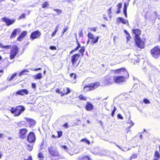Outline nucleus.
<instances>
[{
  "label": "nucleus",
  "mask_w": 160,
  "mask_h": 160,
  "mask_svg": "<svg viewBox=\"0 0 160 160\" xmlns=\"http://www.w3.org/2000/svg\"><path fill=\"white\" fill-rule=\"evenodd\" d=\"M11 47V45L4 46L2 43L0 44V47L2 48H5L6 49H9Z\"/></svg>",
  "instance_id": "obj_30"
},
{
  "label": "nucleus",
  "mask_w": 160,
  "mask_h": 160,
  "mask_svg": "<svg viewBox=\"0 0 160 160\" xmlns=\"http://www.w3.org/2000/svg\"><path fill=\"white\" fill-rule=\"evenodd\" d=\"M63 126L65 127L66 128H68V125L67 123L66 122L65 123Z\"/></svg>",
  "instance_id": "obj_52"
},
{
  "label": "nucleus",
  "mask_w": 160,
  "mask_h": 160,
  "mask_svg": "<svg viewBox=\"0 0 160 160\" xmlns=\"http://www.w3.org/2000/svg\"><path fill=\"white\" fill-rule=\"evenodd\" d=\"M26 121L30 123L31 125L35 124L34 121L32 119L30 118H26Z\"/></svg>",
  "instance_id": "obj_27"
},
{
  "label": "nucleus",
  "mask_w": 160,
  "mask_h": 160,
  "mask_svg": "<svg viewBox=\"0 0 160 160\" xmlns=\"http://www.w3.org/2000/svg\"><path fill=\"white\" fill-rule=\"evenodd\" d=\"M26 147L27 149L29 151H31L32 150L33 146L30 144H27L26 145Z\"/></svg>",
  "instance_id": "obj_31"
},
{
  "label": "nucleus",
  "mask_w": 160,
  "mask_h": 160,
  "mask_svg": "<svg viewBox=\"0 0 160 160\" xmlns=\"http://www.w3.org/2000/svg\"><path fill=\"white\" fill-rule=\"evenodd\" d=\"M49 153L52 157H58L60 156L58 151L53 148L52 147H50L48 148Z\"/></svg>",
  "instance_id": "obj_12"
},
{
  "label": "nucleus",
  "mask_w": 160,
  "mask_h": 160,
  "mask_svg": "<svg viewBox=\"0 0 160 160\" xmlns=\"http://www.w3.org/2000/svg\"><path fill=\"white\" fill-rule=\"evenodd\" d=\"M38 158H41L42 159H43L44 158L43 154L42 152H39L38 155Z\"/></svg>",
  "instance_id": "obj_35"
},
{
  "label": "nucleus",
  "mask_w": 160,
  "mask_h": 160,
  "mask_svg": "<svg viewBox=\"0 0 160 160\" xmlns=\"http://www.w3.org/2000/svg\"><path fill=\"white\" fill-rule=\"evenodd\" d=\"M128 1V3H127V4H128L129 2L131 0H127Z\"/></svg>",
  "instance_id": "obj_64"
},
{
  "label": "nucleus",
  "mask_w": 160,
  "mask_h": 160,
  "mask_svg": "<svg viewBox=\"0 0 160 160\" xmlns=\"http://www.w3.org/2000/svg\"><path fill=\"white\" fill-rule=\"evenodd\" d=\"M150 52L153 58H157L160 55V48L159 46H157L152 49Z\"/></svg>",
  "instance_id": "obj_6"
},
{
  "label": "nucleus",
  "mask_w": 160,
  "mask_h": 160,
  "mask_svg": "<svg viewBox=\"0 0 160 160\" xmlns=\"http://www.w3.org/2000/svg\"><path fill=\"white\" fill-rule=\"evenodd\" d=\"M124 32L127 35L126 37V38L127 41H128L129 40L130 38H131L130 35L126 30H124Z\"/></svg>",
  "instance_id": "obj_32"
},
{
  "label": "nucleus",
  "mask_w": 160,
  "mask_h": 160,
  "mask_svg": "<svg viewBox=\"0 0 160 160\" xmlns=\"http://www.w3.org/2000/svg\"><path fill=\"white\" fill-rule=\"evenodd\" d=\"M61 148L63 149H64L67 152H68V149L67 147L65 145H62L61 146Z\"/></svg>",
  "instance_id": "obj_41"
},
{
  "label": "nucleus",
  "mask_w": 160,
  "mask_h": 160,
  "mask_svg": "<svg viewBox=\"0 0 160 160\" xmlns=\"http://www.w3.org/2000/svg\"><path fill=\"white\" fill-rule=\"evenodd\" d=\"M83 32L82 29L79 32V37H82L83 36Z\"/></svg>",
  "instance_id": "obj_45"
},
{
  "label": "nucleus",
  "mask_w": 160,
  "mask_h": 160,
  "mask_svg": "<svg viewBox=\"0 0 160 160\" xmlns=\"http://www.w3.org/2000/svg\"><path fill=\"white\" fill-rule=\"evenodd\" d=\"M41 35V32L38 30L32 32L30 35V38L32 40L38 38Z\"/></svg>",
  "instance_id": "obj_11"
},
{
  "label": "nucleus",
  "mask_w": 160,
  "mask_h": 160,
  "mask_svg": "<svg viewBox=\"0 0 160 160\" xmlns=\"http://www.w3.org/2000/svg\"><path fill=\"white\" fill-rule=\"evenodd\" d=\"M135 44L137 46L141 49L144 48L145 47V39L140 38H134Z\"/></svg>",
  "instance_id": "obj_7"
},
{
  "label": "nucleus",
  "mask_w": 160,
  "mask_h": 160,
  "mask_svg": "<svg viewBox=\"0 0 160 160\" xmlns=\"http://www.w3.org/2000/svg\"><path fill=\"white\" fill-rule=\"evenodd\" d=\"M82 160H90V158L88 156H83L82 158Z\"/></svg>",
  "instance_id": "obj_39"
},
{
  "label": "nucleus",
  "mask_w": 160,
  "mask_h": 160,
  "mask_svg": "<svg viewBox=\"0 0 160 160\" xmlns=\"http://www.w3.org/2000/svg\"><path fill=\"white\" fill-rule=\"evenodd\" d=\"M112 7H111L108 9V11L109 12V13L110 14L111 13Z\"/></svg>",
  "instance_id": "obj_59"
},
{
  "label": "nucleus",
  "mask_w": 160,
  "mask_h": 160,
  "mask_svg": "<svg viewBox=\"0 0 160 160\" xmlns=\"http://www.w3.org/2000/svg\"><path fill=\"white\" fill-rule=\"evenodd\" d=\"M41 68H37V69H34V70H35V71H37L38 70H41Z\"/></svg>",
  "instance_id": "obj_61"
},
{
  "label": "nucleus",
  "mask_w": 160,
  "mask_h": 160,
  "mask_svg": "<svg viewBox=\"0 0 160 160\" xmlns=\"http://www.w3.org/2000/svg\"><path fill=\"white\" fill-rule=\"evenodd\" d=\"M117 117L119 119H123V117L119 113L118 114V115H117Z\"/></svg>",
  "instance_id": "obj_48"
},
{
  "label": "nucleus",
  "mask_w": 160,
  "mask_h": 160,
  "mask_svg": "<svg viewBox=\"0 0 160 160\" xmlns=\"http://www.w3.org/2000/svg\"><path fill=\"white\" fill-rule=\"evenodd\" d=\"M17 75V73H15L12 74L10 77L7 78V80L9 81H10L13 79V78L16 76Z\"/></svg>",
  "instance_id": "obj_28"
},
{
  "label": "nucleus",
  "mask_w": 160,
  "mask_h": 160,
  "mask_svg": "<svg viewBox=\"0 0 160 160\" xmlns=\"http://www.w3.org/2000/svg\"><path fill=\"white\" fill-rule=\"evenodd\" d=\"M70 76L71 78H72L74 79H76V78L77 75L75 73H71L70 74Z\"/></svg>",
  "instance_id": "obj_36"
},
{
  "label": "nucleus",
  "mask_w": 160,
  "mask_h": 160,
  "mask_svg": "<svg viewBox=\"0 0 160 160\" xmlns=\"http://www.w3.org/2000/svg\"><path fill=\"white\" fill-rule=\"evenodd\" d=\"M160 159V153L158 150L155 151L153 160H159Z\"/></svg>",
  "instance_id": "obj_22"
},
{
  "label": "nucleus",
  "mask_w": 160,
  "mask_h": 160,
  "mask_svg": "<svg viewBox=\"0 0 160 160\" xmlns=\"http://www.w3.org/2000/svg\"><path fill=\"white\" fill-rule=\"evenodd\" d=\"M61 96L63 97L65 95H67L71 92L69 88L63 87L61 88L60 89Z\"/></svg>",
  "instance_id": "obj_14"
},
{
  "label": "nucleus",
  "mask_w": 160,
  "mask_h": 160,
  "mask_svg": "<svg viewBox=\"0 0 160 160\" xmlns=\"http://www.w3.org/2000/svg\"><path fill=\"white\" fill-rule=\"evenodd\" d=\"M25 107L21 105H18L15 107H12L10 110L11 113L13 114L15 117L19 116L25 110Z\"/></svg>",
  "instance_id": "obj_3"
},
{
  "label": "nucleus",
  "mask_w": 160,
  "mask_h": 160,
  "mask_svg": "<svg viewBox=\"0 0 160 160\" xmlns=\"http://www.w3.org/2000/svg\"><path fill=\"white\" fill-rule=\"evenodd\" d=\"M2 152L0 151V159L2 158Z\"/></svg>",
  "instance_id": "obj_58"
},
{
  "label": "nucleus",
  "mask_w": 160,
  "mask_h": 160,
  "mask_svg": "<svg viewBox=\"0 0 160 160\" xmlns=\"http://www.w3.org/2000/svg\"><path fill=\"white\" fill-rule=\"evenodd\" d=\"M103 17L104 19L107 21H108V18L105 15H104Z\"/></svg>",
  "instance_id": "obj_55"
},
{
  "label": "nucleus",
  "mask_w": 160,
  "mask_h": 160,
  "mask_svg": "<svg viewBox=\"0 0 160 160\" xmlns=\"http://www.w3.org/2000/svg\"><path fill=\"white\" fill-rule=\"evenodd\" d=\"M3 70H0V73H3ZM1 76V74L0 75V77Z\"/></svg>",
  "instance_id": "obj_62"
},
{
  "label": "nucleus",
  "mask_w": 160,
  "mask_h": 160,
  "mask_svg": "<svg viewBox=\"0 0 160 160\" xmlns=\"http://www.w3.org/2000/svg\"><path fill=\"white\" fill-rule=\"evenodd\" d=\"M1 20L2 21L4 22L8 26L12 25L16 22V19H10L6 17L2 18Z\"/></svg>",
  "instance_id": "obj_10"
},
{
  "label": "nucleus",
  "mask_w": 160,
  "mask_h": 160,
  "mask_svg": "<svg viewBox=\"0 0 160 160\" xmlns=\"http://www.w3.org/2000/svg\"><path fill=\"white\" fill-rule=\"evenodd\" d=\"M128 4L127 3L125 2L124 4V7L123 8V12L124 14V16L126 18H127L128 15L127 12V6Z\"/></svg>",
  "instance_id": "obj_23"
},
{
  "label": "nucleus",
  "mask_w": 160,
  "mask_h": 160,
  "mask_svg": "<svg viewBox=\"0 0 160 160\" xmlns=\"http://www.w3.org/2000/svg\"><path fill=\"white\" fill-rule=\"evenodd\" d=\"M100 86V83L98 82L85 85L83 87V91L85 92H88L92 91L98 88Z\"/></svg>",
  "instance_id": "obj_4"
},
{
  "label": "nucleus",
  "mask_w": 160,
  "mask_h": 160,
  "mask_svg": "<svg viewBox=\"0 0 160 160\" xmlns=\"http://www.w3.org/2000/svg\"><path fill=\"white\" fill-rule=\"evenodd\" d=\"M89 29L92 32H95L97 30V27H93L89 28Z\"/></svg>",
  "instance_id": "obj_42"
},
{
  "label": "nucleus",
  "mask_w": 160,
  "mask_h": 160,
  "mask_svg": "<svg viewBox=\"0 0 160 160\" xmlns=\"http://www.w3.org/2000/svg\"><path fill=\"white\" fill-rule=\"evenodd\" d=\"M32 87L33 88H36V84L35 83H32Z\"/></svg>",
  "instance_id": "obj_53"
},
{
  "label": "nucleus",
  "mask_w": 160,
  "mask_h": 160,
  "mask_svg": "<svg viewBox=\"0 0 160 160\" xmlns=\"http://www.w3.org/2000/svg\"><path fill=\"white\" fill-rule=\"evenodd\" d=\"M81 141H84L88 145H89L90 144V142L86 138L82 139L81 140Z\"/></svg>",
  "instance_id": "obj_38"
},
{
  "label": "nucleus",
  "mask_w": 160,
  "mask_h": 160,
  "mask_svg": "<svg viewBox=\"0 0 160 160\" xmlns=\"http://www.w3.org/2000/svg\"><path fill=\"white\" fill-rule=\"evenodd\" d=\"M121 12L120 9H118V10L117 11L116 13L117 14H118L119 13H120Z\"/></svg>",
  "instance_id": "obj_60"
},
{
  "label": "nucleus",
  "mask_w": 160,
  "mask_h": 160,
  "mask_svg": "<svg viewBox=\"0 0 160 160\" xmlns=\"http://www.w3.org/2000/svg\"><path fill=\"white\" fill-rule=\"evenodd\" d=\"M54 10L57 12L58 14H60L62 12V11L59 9H54Z\"/></svg>",
  "instance_id": "obj_46"
},
{
  "label": "nucleus",
  "mask_w": 160,
  "mask_h": 160,
  "mask_svg": "<svg viewBox=\"0 0 160 160\" xmlns=\"http://www.w3.org/2000/svg\"><path fill=\"white\" fill-rule=\"evenodd\" d=\"M19 48L16 45L12 46L11 48L9 55V58L11 60H12L14 58L16 55L18 53Z\"/></svg>",
  "instance_id": "obj_5"
},
{
  "label": "nucleus",
  "mask_w": 160,
  "mask_h": 160,
  "mask_svg": "<svg viewBox=\"0 0 160 160\" xmlns=\"http://www.w3.org/2000/svg\"><path fill=\"white\" fill-rule=\"evenodd\" d=\"M3 136V134L0 133V138H2Z\"/></svg>",
  "instance_id": "obj_63"
},
{
  "label": "nucleus",
  "mask_w": 160,
  "mask_h": 160,
  "mask_svg": "<svg viewBox=\"0 0 160 160\" xmlns=\"http://www.w3.org/2000/svg\"><path fill=\"white\" fill-rule=\"evenodd\" d=\"M27 34V32L26 31H22L17 38V40L20 42L21 41Z\"/></svg>",
  "instance_id": "obj_20"
},
{
  "label": "nucleus",
  "mask_w": 160,
  "mask_h": 160,
  "mask_svg": "<svg viewBox=\"0 0 160 160\" xmlns=\"http://www.w3.org/2000/svg\"><path fill=\"white\" fill-rule=\"evenodd\" d=\"M143 102L146 104H149L150 103V101L148 99L146 98H144L143 100Z\"/></svg>",
  "instance_id": "obj_43"
},
{
  "label": "nucleus",
  "mask_w": 160,
  "mask_h": 160,
  "mask_svg": "<svg viewBox=\"0 0 160 160\" xmlns=\"http://www.w3.org/2000/svg\"><path fill=\"white\" fill-rule=\"evenodd\" d=\"M137 153H134L132 154L129 158V160H132L133 159L136 158L137 157Z\"/></svg>",
  "instance_id": "obj_33"
},
{
  "label": "nucleus",
  "mask_w": 160,
  "mask_h": 160,
  "mask_svg": "<svg viewBox=\"0 0 160 160\" xmlns=\"http://www.w3.org/2000/svg\"><path fill=\"white\" fill-rule=\"evenodd\" d=\"M29 92L28 90L25 89L20 90L17 92L16 93V95H19L21 96H24L28 94Z\"/></svg>",
  "instance_id": "obj_17"
},
{
  "label": "nucleus",
  "mask_w": 160,
  "mask_h": 160,
  "mask_svg": "<svg viewBox=\"0 0 160 160\" xmlns=\"http://www.w3.org/2000/svg\"><path fill=\"white\" fill-rule=\"evenodd\" d=\"M117 6L118 9H120L122 6V3L121 2L118 3L117 5Z\"/></svg>",
  "instance_id": "obj_44"
},
{
  "label": "nucleus",
  "mask_w": 160,
  "mask_h": 160,
  "mask_svg": "<svg viewBox=\"0 0 160 160\" xmlns=\"http://www.w3.org/2000/svg\"><path fill=\"white\" fill-rule=\"evenodd\" d=\"M130 124H131V125L129 127V128H130L132 126H133L134 125V123L132 121H130V122H129Z\"/></svg>",
  "instance_id": "obj_54"
},
{
  "label": "nucleus",
  "mask_w": 160,
  "mask_h": 160,
  "mask_svg": "<svg viewBox=\"0 0 160 160\" xmlns=\"http://www.w3.org/2000/svg\"><path fill=\"white\" fill-rule=\"evenodd\" d=\"M22 72L24 73L25 72H28L29 71L27 69H24L22 71Z\"/></svg>",
  "instance_id": "obj_56"
},
{
  "label": "nucleus",
  "mask_w": 160,
  "mask_h": 160,
  "mask_svg": "<svg viewBox=\"0 0 160 160\" xmlns=\"http://www.w3.org/2000/svg\"><path fill=\"white\" fill-rule=\"evenodd\" d=\"M42 78V74L41 73L37 74L34 76V78L36 79H40Z\"/></svg>",
  "instance_id": "obj_29"
},
{
  "label": "nucleus",
  "mask_w": 160,
  "mask_h": 160,
  "mask_svg": "<svg viewBox=\"0 0 160 160\" xmlns=\"http://www.w3.org/2000/svg\"><path fill=\"white\" fill-rule=\"evenodd\" d=\"M28 130L26 128H22L19 129L18 132V136L19 138L22 139L26 138L28 135Z\"/></svg>",
  "instance_id": "obj_8"
},
{
  "label": "nucleus",
  "mask_w": 160,
  "mask_h": 160,
  "mask_svg": "<svg viewBox=\"0 0 160 160\" xmlns=\"http://www.w3.org/2000/svg\"><path fill=\"white\" fill-rule=\"evenodd\" d=\"M60 89L59 88H57L55 90V92L57 93H60Z\"/></svg>",
  "instance_id": "obj_51"
},
{
  "label": "nucleus",
  "mask_w": 160,
  "mask_h": 160,
  "mask_svg": "<svg viewBox=\"0 0 160 160\" xmlns=\"http://www.w3.org/2000/svg\"><path fill=\"white\" fill-rule=\"evenodd\" d=\"M117 22L118 23L122 22V24H127L128 26H129V23L128 20L125 19L122 17H118L117 19Z\"/></svg>",
  "instance_id": "obj_19"
},
{
  "label": "nucleus",
  "mask_w": 160,
  "mask_h": 160,
  "mask_svg": "<svg viewBox=\"0 0 160 160\" xmlns=\"http://www.w3.org/2000/svg\"><path fill=\"white\" fill-rule=\"evenodd\" d=\"M50 49L52 50H54L56 49V48L55 46H51L50 47Z\"/></svg>",
  "instance_id": "obj_49"
},
{
  "label": "nucleus",
  "mask_w": 160,
  "mask_h": 160,
  "mask_svg": "<svg viewBox=\"0 0 160 160\" xmlns=\"http://www.w3.org/2000/svg\"><path fill=\"white\" fill-rule=\"evenodd\" d=\"M104 83L105 85H111L112 83V77L108 76H106L104 78Z\"/></svg>",
  "instance_id": "obj_16"
},
{
  "label": "nucleus",
  "mask_w": 160,
  "mask_h": 160,
  "mask_svg": "<svg viewBox=\"0 0 160 160\" xmlns=\"http://www.w3.org/2000/svg\"><path fill=\"white\" fill-rule=\"evenodd\" d=\"M132 32L135 35L134 38H140L141 33V30L139 29H132Z\"/></svg>",
  "instance_id": "obj_18"
},
{
  "label": "nucleus",
  "mask_w": 160,
  "mask_h": 160,
  "mask_svg": "<svg viewBox=\"0 0 160 160\" xmlns=\"http://www.w3.org/2000/svg\"><path fill=\"white\" fill-rule=\"evenodd\" d=\"M114 73L121 74L123 73L124 76H115L113 77V81L116 83L120 84L126 82L129 77V74L124 68H122L112 71Z\"/></svg>",
  "instance_id": "obj_2"
},
{
  "label": "nucleus",
  "mask_w": 160,
  "mask_h": 160,
  "mask_svg": "<svg viewBox=\"0 0 160 160\" xmlns=\"http://www.w3.org/2000/svg\"><path fill=\"white\" fill-rule=\"evenodd\" d=\"M88 39L91 40L92 43V44L96 43L97 42L99 38L98 36H97L95 38L94 35L90 32L88 33Z\"/></svg>",
  "instance_id": "obj_13"
},
{
  "label": "nucleus",
  "mask_w": 160,
  "mask_h": 160,
  "mask_svg": "<svg viewBox=\"0 0 160 160\" xmlns=\"http://www.w3.org/2000/svg\"><path fill=\"white\" fill-rule=\"evenodd\" d=\"M24 74V73H23V72H22V71L20 73H19V76H21V75H23Z\"/></svg>",
  "instance_id": "obj_57"
},
{
  "label": "nucleus",
  "mask_w": 160,
  "mask_h": 160,
  "mask_svg": "<svg viewBox=\"0 0 160 160\" xmlns=\"http://www.w3.org/2000/svg\"><path fill=\"white\" fill-rule=\"evenodd\" d=\"M68 27L67 26V27L64 28L63 30V31L62 32V33L63 34L66 31H67L68 29Z\"/></svg>",
  "instance_id": "obj_47"
},
{
  "label": "nucleus",
  "mask_w": 160,
  "mask_h": 160,
  "mask_svg": "<svg viewBox=\"0 0 160 160\" xmlns=\"http://www.w3.org/2000/svg\"><path fill=\"white\" fill-rule=\"evenodd\" d=\"M21 30L19 28H16L14 29L12 32L9 38L10 39H12L16 37L17 35L20 32Z\"/></svg>",
  "instance_id": "obj_15"
},
{
  "label": "nucleus",
  "mask_w": 160,
  "mask_h": 160,
  "mask_svg": "<svg viewBox=\"0 0 160 160\" xmlns=\"http://www.w3.org/2000/svg\"><path fill=\"white\" fill-rule=\"evenodd\" d=\"M78 98L81 100L86 101L87 99V97L84 96L82 94H80L78 96Z\"/></svg>",
  "instance_id": "obj_26"
},
{
  "label": "nucleus",
  "mask_w": 160,
  "mask_h": 160,
  "mask_svg": "<svg viewBox=\"0 0 160 160\" xmlns=\"http://www.w3.org/2000/svg\"><path fill=\"white\" fill-rule=\"evenodd\" d=\"M58 135L57 136H55L54 135H52V137L54 138H60L61 137L62 134V131H58Z\"/></svg>",
  "instance_id": "obj_24"
},
{
  "label": "nucleus",
  "mask_w": 160,
  "mask_h": 160,
  "mask_svg": "<svg viewBox=\"0 0 160 160\" xmlns=\"http://www.w3.org/2000/svg\"><path fill=\"white\" fill-rule=\"evenodd\" d=\"M26 15L25 13H22L18 17V19L19 20L23 18H24L25 17Z\"/></svg>",
  "instance_id": "obj_40"
},
{
  "label": "nucleus",
  "mask_w": 160,
  "mask_h": 160,
  "mask_svg": "<svg viewBox=\"0 0 160 160\" xmlns=\"http://www.w3.org/2000/svg\"><path fill=\"white\" fill-rule=\"evenodd\" d=\"M23 160H32V157L31 156H30L27 159H24Z\"/></svg>",
  "instance_id": "obj_50"
},
{
  "label": "nucleus",
  "mask_w": 160,
  "mask_h": 160,
  "mask_svg": "<svg viewBox=\"0 0 160 160\" xmlns=\"http://www.w3.org/2000/svg\"><path fill=\"white\" fill-rule=\"evenodd\" d=\"M77 47L73 49L70 52V54H72V53L77 51L79 49H80L78 51V53H76L73 55L71 57V62L73 67L75 68H77L80 63V60H78L80 57V55L82 57L84 56V53L85 51V48L84 46L81 47V44L77 40Z\"/></svg>",
  "instance_id": "obj_1"
},
{
  "label": "nucleus",
  "mask_w": 160,
  "mask_h": 160,
  "mask_svg": "<svg viewBox=\"0 0 160 160\" xmlns=\"http://www.w3.org/2000/svg\"><path fill=\"white\" fill-rule=\"evenodd\" d=\"M49 2L47 1H45L41 4V6L42 8H45L49 7Z\"/></svg>",
  "instance_id": "obj_25"
},
{
  "label": "nucleus",
  "mask_w": 160,
  "mask_h": 160,
  "mask_svg": "<svg viewBox=\"0 0 160 160\" xmlns=\"http://www.w3.org/2000/svg\"><path fill=\"white\" fill-rule=\"evenodd\" d=\"M27 141L30 143L34 142L36 140L35 134L32 132H29L27 136Z\"/></svg>",
  "instance_id": "obj_9"
},
{
  "label": "nucleus",
  "mask_w": 160,
  "mask_h": 160,
  "mask_svg": "<svg viewBox=\"0 0 160 160\" xmlns=\"http://www.w3.org/2000/svg\"><path fill=\"white\" fill-rule=\"evenodd\" d=\"M58 30V26H57L55 28V30L52 33V34H51L52 37H53L55 36V35H56V34Z\"/></svg>",
  "instance_id": "obj_34"
},
{
  "label": "nucleus",
  "mask_w": 160,
  "mask_h": 160,
  "mask_svg": "<svg viewBox=\"0 0 160 160\" xmlns=\"http://www.w3.org/2000/svg\"><path fill=\"white\" fill-rule=\"evenodd\" d=\"M117 110V108L116 107L114 106L113 107V109L112 110L111 113V116L112 117H114V114H115V112Z\"/></svg>",
  "instance_id": "obj_37"
},
{
  "label": "nucleus",
  "mask_w": 160,
  "mask_h": 160,
  "mask_svg": "<svg viewBox=\"0 0 160 160\" xmlns=\"http://www.w3.org/2000/svg\"><path fill=\"white\" fill-rule=\"evenodd\" d=\"M85 108L87 111H91L93 109V106L92 103L88 102L85 106Z\"/></svg>",
  "instance_id": "obj_21"
}]
</instances>
